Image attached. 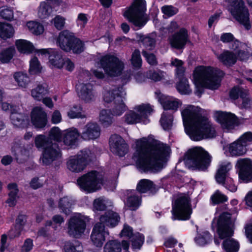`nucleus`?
<instances>
[{"mask_svg": "<svg viewBox=\"0 0 252 252\" xmlns=\"http://www.w3.org/2000/svg\"><path fill=\"white\" fill-rule=\"evenodd\" d=\"M136 145L134 157L137 158L138 168L145 172L156 173L163 168L169 154L168 146L158 141L145 138L137 140Z\"/></svg>", "mask_w": 252, "mask_h": 252, "instance_id": "f257e3e1", "label": "nucleus"}, {"mask_svg": "<svg viewBox=\"0 0 252 252\" xmlns=\"http://www.w3.org/2000/svg\"><path fill=\"white\" fill-rule=\"evenodd\" d=\"M184 124L191 139L199 141L216 136V129L207 118L202 116L198 108L189 106L182 112Z\"/></svg>", "mask_w": 252, "mask_h": 252, "instance_id": "f03ea898", "label": "nucleus"}, {"mask_svg": "<svg viewBox=\"0 0 252 252\" xmlns=\"http://www.w3.org/2000/svg\"><path fill=\"white\" fill-rule=\"evenodd\" d=\"M63 135V131L54 126L49 131L48 137L41 134L35 138V146L43 150L40 159L43 165H50L61 161L62 153L57 142L62 141Z\"/></svg>", "mask_w": 252, "mask_h": 252, "instance_id": "7ed1b4c3", "label": "nucleus"}, {"mask_svg": "<svg viewBox=\"0 0 252 252\" xmlns=\"http://www.w3.org/2000/svg\"><path fill=\"white\" fill-rule=\"evenodd\" d=\"M193 79L197 87H204L211 90L218 89L223 71L211 66H200L193 72Z\"/></svg>", "mask_w": 252, "mask_h": 252, "instance_id": "20e7f679", "label": "nucleus"}, {"mask_svg": "<svg viewBox=\"0 0 252 252\" xmlns=\"http://www.w3.org/2000/svg\"><path fill=\"white\" fill-rule=\"evenodd\" d=\"M211 157L201 147H194L188 150L185 155L184 162L189 168L204 171L209 166Z\"/></svg>", "mask_w": 252, "mask_h": 252, "instance_id": "39448f33", "label": "nucleus"}, {"mask_svg": "<svg viewBox=\"0 0 252 252\" xmlns=\"http://www.w3.org/2000/svg\"><path fill=\"white\" fill-rule=\"evenodd\" d=\"M145 1L142 0H135L131 6L126 10L123 15L134 26L141 28L148 21L145 14Z\"/></svg>", "mask_w": 252, "mask_h": 252, "instance_id": "423d86ee", "label": "nucleus"}, {"mask_svg": "<svg viewBox=\"0 0 252 252\" xmlns=\"http://www.w3.org/2000/svg\"><path fill=\"white\" fill-rule=\"evenodd\" d=\"M57 43L61 49L66 52L72 51L74 53L80 54L85 49L83 42L67 30L59 33Z\"/></svg>", "mask_w": 252, "mask_h": 252, "instance_id": "0eeeda50", "label": "nucleus"}, {"mask_svg": "<svg viewBox=\"0 0 252 252\" xmlns=\"http://www.w3.org/2000/svg\"><path fill=\"white\" fill-rule=\"evenodd\" d=\"M228 10L234 18L247 30L251 28L248 8L243 0H228Z\"/></svg>", "mask_w": 252, "mask_h": 252, "instance_id": "6e6552de", "label": "nucleus"}, {"mask_svg": "<svg viewBox=\"0 0 252 252\" xmlns=\"http://www.w3.org/2000/svg\"><path fill=\"white\" fill-rule=\"evenodd\" d=\"M172 219L173 220H188L192 213V208L189 198L185 195L178 196L172 202Z\"/></svg>", "mask_w": 252, "mask_h": 252, "instance_id": "1a4fd4ad", "label": "nucleus"}, {"mask_svg": "<svg viewBox=\"0 0 252 252\" xmlns=\"http://www.w3.org/2000/svg\"><path fill=\"white\" fill-rule=\"evenodd\" d=\"M80 188L88 192L95 191L100 188L103 183V176L98 172L92 171L77 179Z\"/></svg>", "mask_w": 252, "mask_h": 252, "instance_id": "9d476101", "label": "nucleus"}, {"mask_svg": "<svg viewBox=\"0 0 252 252\" xmlns=\"http://www.w3.org/2000/svg\"><path fill=\"white\" fill-rule=\"evenodd\" d=\"M98 63L105 73L110 77H117L121 75L125 66L123 62L113 55L102 57Z\"/></svg>", "mask_w": 252, "mask_h": 252, "instance_id": "9b49d317", "label": "nucleus"}, {"mask_svg": "<svg viewBox=\"0 0 252 252\" xmlns=\"http://www.w3.org/2000/svg\"><path fill=\"white\" fill-rule=\"evenodd\" d=\"M88 221L87 217L81 214L72 217L67 223V234L74 238H80L85 231Z\"/></svg>", "mask_w": 252, "mask_h": 252, "instance_id": "f8f14e48", "label": "nucleus"}, {"mask_svg": "<svg viewBox=\"0 0 252 252\" xmlns=\"http://www.w3.org/2000/svg\"><path fill=\"white\" fill-rule=\"evenodd\" d=\"M92 155L90 150H85L77 155L71 157L67 162V168L73 172L82 171L91 161Z\"/></svg>", "mask_w": 252, "mask_h": 252, "instance_id": "ddd939ff", "label": "nucleus"}, {"mask_svg": "<svg viewBox=\"0 0 252 252\" xmlns=\"http://www.w3.org/2000/svg\"><path fill=\"white\" fill-rule=\"evenodd\" d=\"M230 216L227 212H224L220 216L218 221V232L221 239L231 237L233 234Z\"/></svg>", "mask_w": 252, "mask_h": 252, "instance_id": "4468645a", "label": "nucleus"}, {"mask_svg": "<svg viewBox=\"0 0 252 252\" xmlns=\"http://www.w3.org/2000/svg\"><path fill=\"white\" fill-rule=\"evenodd\" d=\"M76 90L79 98L85 102H90L95 99L96 93L91 83H79L76 85Z\"/></svg>", "mask_w": 252, "mask_h": 252, "instance_id": "2eb2a0df", "label": "nucleus"}, {"mask_svg": "<svg viewBox=\"0 0 252 252\" xmlns=\"http://www.w3.org/2000/svg\"><path fill=\"white\" fill-rule=\"evenodd\" d=\"M236 166L238 169L240 179L248 182L252 179V162L248 158H240Z\"/></svg>", "mask_w": 252, "mask_h": 252, "instance_id": "dca6fc26", "label": "nucleus"}, {"mask_svg": "<svg viewBox=\"0 0 252 252\" xmlns=\"http://www.w3.org/2000/svg\"><path fill=\"white\" fill-rule=\"evenodd\" d=\"M109 145L111 151L120 157H123L127 152V146L119 135L113 134L110 137Z\"/></svg>", "mask_w": 252, "mask_h": 252, "instance_id": "f3484780", "label": "nucleus"}, {"mask_svg": "<svg viewBox=\"0 0 252 252\" xmlns=\"http://www.w3.org/2000/svg\"><path fill=\"white\" fill-rule=\"evenodd\" d=\"M106 235H108V232L105 231L104 224L97 222L93 228L91 239L94 245L101 247L105 240Z\"/></svg>", "mask_w": 252, "mask_h": 252, "instance_id": "a211bd4d", "label": "nucleus"}, {"mask_svg": "<svg viewBox=\"0 0 252 252\" xmlns=\"http://www.w3.org/2000/svg\"><path fill=\"white\" fill-rule=\"evenodd\" d=\"M31 122L36 128H42L48 122L47 113L40 107H35L32 110L31 114Z\"/></svg>", "mask_w": 252, "mask_h": 252, "instance_id": "6ab92c4d", "label": "nucleus"}, {"mask_svg": "<svg viewBox=\"0 0 252 252\" xmlns=\"http://www.w3.org/2000/svg\"><path fill=\"white\" fill-rule=\"evenodd\" d=\"M100 133L99 126L96 123L90 122L84 126L80 136L85 140H94L100 136Z\"/></svg>", "mask_w": 252, "mask_h": 252, "instance_id": "aec40b11", "label": "nucleus"}, {"mask_svg": "<svg viewBox=\"0 0 252 252\" xmlns=\"http://www.w3.org/2000/svg\"><path fill=\"white\" fill-rule=\"evenodd\" d=\"M172 47L176 49H183L189 40L188 31L184 28L173 34L169 39Z\"/></svg>", "mask_w": 252, "mask_h": 252, "instance_id": "412c9836", "label": "nucleus"}, {"mask_svg": "<svg viewBox=\"0 0 252 252\" xmlns=\"http://www.w3.org/2000/svg\"><path fill=\"white\" fill-rule=\"evenodd\" d=\"M217 120L223 128L227 129H233L235 126L239 124L237 117L230 113L219 112Z\"/></svg>", "mask_w": 252, "mask_h": 252, "instance_id": "4be33fe9", "label": "nucleus"}, {"mask_svg": "<svg viewBox=\"0 0 252 252\" xmlns=\"http://www.w3.org/2000/svg\"><path fill=\"white\" fill-rule=\"evenodd\" d=\"M231 48L236 51L237 59L241 61H246L252 55L251 47L247 44L238 40L234 41L232 43Z\"/></svg>", "mask_w": 252, "mask_h": 252, "instance_id": "5701e85b", "label": "nucleus"}, {"mask_svg": "<svg viewBox=\"0 0 252 252\" xmlns=\"http://www.w3.org/2000/svg\"><path fill=\"white\" fill-rule=\"evenodd\" d=\"M126 93L122 87H115L105 91L103 94V100L105 102L109 103L116 102V99L124 98Z\"/></svg>", "mask_w": 252, "mask_h": 252, "instance_id": "b1692460", "label": "nucleus"}, {"mask_svg": "<svg viewBox=\"0 0 252 252\" xmlns=\"http://www.w3.org/2000/svg\"><path fill=\"white\" fill-rule=\"evenodd\" d=\"M158 101L164 110L176 111L181 105L178 99L163 94L159 96Z\"/></svg>", "mask_w": 252, "mask_h": 252, "instance_id": "393cba45", "label": "nucleus"}, {"mask_svg": "<svg viewBox=\"0 0 252 252\" xmlns=\"http://www.w3.org/2000/svg\"><path fill=\"white\" fill-rule=\"evenodd\" d=\"M120 220L118 214L112 211H108L100 217V222L110 227L116 226Z\"/></svg>", "mask_w": 252, "mask_h": 252, "instance_id": "a878e982", "label": "nucleus"}, {"mask_svg": "<svg viewBox=\"0 0 252 252\" xmlns=\"http://www.w3.org/2000/svg\"><path fill=\"white\" fill-rule=\"evenodd\" d=\"M80 133L75 128H71L63 131V142L67 146L75 144Z\"/></svg>", "mask_w": 252, "mask_h": 252, "instance_id": "bb28decb", "label": "nucleus"}, {"mask_svg": "<svg viewBox=\"0 0 252 252\" xmlns=\"http://www.w3.org/2000/svg\"><path fill=\"white\" fill-rule=\"evenodd\" d=\"M219 61L225 66H231L237 61V57L234 53L230 51H224L218 56Z\"/></svg>", "mask_w": 252, "mask_h": 252, "instance_id": "cd10ccee", "label": "nucleus"}, {"mask_svg": "<svg viewBox=\"0 0 252 252\" xmlns=\"http://www.w3.org/2000/svg\"><path fill=\"white\" fill-rule=\"evenodd\" d=\"M10 119L13 125L20 128H24L29 124L28 117L22 113H12Z\"/></svg>", "mask_w": 252, "mask_h": 252, "instance_id": "c85d7f7f", "label": "nucleus"}, {"mask_svg": "<svg viewBox=\"0 0 252 252\" xmlns=\"http://www.w3.org/2000/svg\"><path fill=\"white\" fill-rule=\"evenodd\" d=\"M228 151L232 156H241L246 153L247 149L237 139L229 144Z\"/></svg>", "mask_w": 252, "mask_h": 252, "instance_id": "c756f323", "label": "nucleus"}, {"mask_svg": "<svg viewBox=\"0 0 252 252\" xmlns=\"http://www.w3.org/2000/svg\"><path fill=\"white\" fill-rule=\"evenodd\" d=\"M27 221V217L26 215L20 214L18 215L16 220V230L17 232L15 233L14 230H10L9 232V236L11 238H15L18 237L23 229V226L25 225Z\"/></svg>", "mask_w": 252, "mask_h": 252, "instance_id": "7c9ffc66", "label": "nucleus"}, {"mask_svg": "<svg viewBox=\"0 0 252 252\" xmlns=\"http://www.w3.org/2000/svg\"><path fill=\"white\" fill-rule=\"evenodd\" d=\"M134 110L137 112L142 122H144L153 111L152 107L149 104L137 105L134 107Z\"/></svg>", "mask_w": 252, "mask_h": 252, "instance_id": "2f4dec72", "label": "nucleus"}, {"mask_svg": "<svg viewBox=\"0 0 252 252\" xmlns=\"http://www.w3.org/2000/svg\"><path fill=\"white\" fill-rule=\"evenodd\" d=\"M8 189L9 190L8 193L9 197L6 202L9 207H14L16 205L18 198L17 195L18 192L17 186L15 183L10 184L8 185Z\"/></svg>", "mask_w": 252, "mask_h": 252, "instance_id": "473e14b6", "label": "nucleus"}, {"mask_svg": "<svg viewBox=\"0 0 252 252\" xmlns=\"http://www.w3.org/2000/svg\"><path fill=\"white\" fill-rule=\"evenodd\" d=\"M15 31L12 25L8 23L0 22V37L7 39L13 36Z\"/></svg>", "mask_w": 252, "mask_h": 252, "instance_id": "72a5a7b5", "label": "nucleus"}, {"mask_svg": "<svg viewBox=\"0 0 252 252\" xmlns=\"http://www.w3.org/2000/svg\"><path fill=\"white\" fill-rule=\"evenodd\" d=\"M110 110L103 109L100 111L99 121L105 127H108L113 123L114 119Z\"/></svg>", "mask_w": 252, "mask_h": 252, "instance_id": "f704fd0d", "label": "nucleus"}, {"mask_svg": "<svg viewBox=\"0 0 252 252\" xmlns=\"http://www.w3.org/2000/svg\"><path fill=\"white\" fill-rule=\"evenodd\" d=\"M231 168V165L229 162L222 164L220 166L216 175V179L218 183L220 184H223L224 183L226 174Z\"/></svg>", "mask_w": 252, "mask_h": 252, "instance_id": "c9c22d12", "label": "nucleus"}, {"mask_svg": "<svg viewBox=\"0 0 252 252\" xmlns=\"http://www.w3.org/2000/svg\"><path fill=\"white\" fill-rule=\"evenodd\" d=\"M123 98L116 99V102L113 103V106L110 110L113 116H121L127 109V107L124 103Z\"/></svg>", "mask_w": 252, "mask_h": 252, "instance_id": "e433bc0d", "label": "nucleus"}, {"mask_svg": "<svg viewBox=\"0 0 252 252\" xmlns=\"http://www.w3.org/2000/svg\"><path fill=\"white\" fill-rule=\"evenodd\" d=\"M15 44L18 50L22 53H30L33 49L32 44L26 40H17L16 41Z\"/></svg>", "mask_w": 252, "mask_h": 252, "instance_id": "4c0bfd02", "label": "nucleus"}, {"mask_svg": "<svg viewBox=\"0 0 252 252\" xmlns=\"http://www.w3.org/2000/svg\"><path fill=\"white\" fill-rule=\"evenodd\" d=\"M65 252H82L83 247L81 243L77 240L66 241L64 243Z\"/></svg>", "mask_w": 252, "mask_h": 252, "instance_id": "58836bf2", "label": "nucleus"}, {"mask_svg": "<svg viewBox=\"0 0 252 252\" xmlns=\"http://www.w3.org/2000/svg\"><path fill=\"white\" fill-rule=\"evenodd\" d=\"M48 93V89L46 85H38L35 88L31 91L32 96L37 100H41L43 96Z\"/></svg>", "mask_w": 252, "mask_h": 252, "instance_id": "ea45409f", "label": "nucleus"}, {"mask_svg": "<svg viewBox=\"0 0 252 252\" xmlns=\"http://www.w3.org/2000/svg\"><path fill=\"white\" fill-rule=\"evenodd\" d=\"M180 81L176 85V88L178 92L183 94H189L191 92L188 81L187 78L184 77H178Z\"/></svg>", "mask_w": 252, "mask_h": 252, "instance_id": "a19ab883", "label": "nucleus"}, {"mask_svg": "<svg viewBox=\"0 0 252 252\" xmlns=\"http://www.w3.org/2000/svg\"><path fill=\"white\" fill-rule=\"evenodd\" d=\"M53 11L52 7L47 2H41L39 7L38 15L41 19H45L48 17Z\"/></svg>", "mask_w": 252, "mask_h": 252, "instance_id": "79ce46f5", "label": "nucleus"}, {"mask_svg": "<svg viewBox=\"0 0 252 252\" xmlns=\"http://www.w3.org/2000/svg\"><path fill=\"white\" fill-rule=\"evenodd\" d=\"M155 189L154 185L151 181L148 179H142L138 183L137 190L140 193H145Z\"/></svg>", "mask_w": 252, "mask_h": 252, "instance_id": "37998d69", "label": "nucleus"}, {"mask_svg": "<svg viewBox=\"0 0 252 252\" xmlns=\"http://www.w3.org/2000/svg\"><path fill=\"white\" fill-rule=\"evenodd\" d=\"M27 26L29 31L35 35H40L44 31L43 26L40 23L34 21L28 22L27 23Z\"/></svg>", "mask_w": 252, "mask_h": 252, "instance_id": "c03bdc74", "label": "nucleus"}, {"mask_svg": "<svg viewBox=\"0 0 252 252\" xmlns=\"http://www.w3.org/2000/svg\"><path fill=\"white\" fill-rule=\"evenodd\" d=\"M73 204L72 201L67 197L61 198L59 204V207L62 212L66 215L70 214L71 208Z\"/></svg>", "mask_w": 252, "mask_h": 252, "instance_id": "a18cd8bd", "label": "nucleus"}, {"mask_svg": "<svg viewBox=\"0 0 252 252\" xmlns=\"http://www.w3.org/2000/svg\"><path fill=\"white\" fill-rule=\"evenodd\" d=\"M50 63L54 66L61 68L63 67V63L64 59H63L61 55L56 51H53L49 56Z\"/></svg>", "mask_w": 252, "mask_h": 252, "instance_id": "49530a36", "label": "nucleus"}, {"mask_svg": "<svg viewBox=\"0 0 252 252\" xmlns=\"http://www.w3.org/2000/svg\"><path fill=\"white\" fill-rule=\"evenodd\" d=\"M121 243L116 240L107 242L104 247V252H121Z\"/></svg>", "mask_w": 252, "mask_h": 252, "instance_id": "de8ad7c7", "label": "nucleus"}, {"mask_svg": "<svg viewBox=\"0 0 252 252\" xmlns=\"http://www.w3.org/2000/svg\"><path fill=\"white\" fill-rule=\"evenodd\" d=\"M223 246L226 252H237L239 248L238 243L232 239L224 241Z\"/></svg>", "mask_w": 252, "mask_h": 252, "instance_id": "09e8293b", "label": "nucleus"}, {"mask_svg": "<svg viewBox=\"0 0 252 252\" xmlns=\"http://www.w3.org/2000/svg\"><path fill=\"white\" fill-rule=\"evenodd\" d=\"M140 203L141 200L138 196L135 195L130 196L127 198L126 206L132 211H135L140 206Z\"/></svg>", "mask_w": 252, "mask_h": 252, "instance_id": "8fccbe9b", "label": "nucleus"}, {"mask_svg": "<svg viewBox=\"0 0 252 252\" xmlns=\"http://www.w3.org/2000/svg\"><path fill=\"white\" fill-rule=\"evenodd\" d=\"M14 48L11 47L0 53V60L2 63H8L13 58L15 53Z\"/></svg>", "mask_w": 252, "mask_h": 252, "instance_id": "3c124183", "label": "nucleus"}, {"mask_svg": "<svg viewBox=\"0 0 252 252\" xmlns=\"http://www.w3.org/2000/svg\"><path fill=\"white\" fill-rule=\"evenodd\" d=\"M14 77L18 85L22 87H26L30 82L28 75L23 72H16L14 74Z\"/></svg>", "mask_w": 252, "mask_h": 252, "instance_id": "603ef678", "label": "nucleus"}, {"mask_svg": "<svg viewBox=\"0 0 252 252\" xmlns=\"http://www.w3.org/2000/svg\"><path fill=\"white\" fill-rule=\"evenodd\" d=\"M125 121L128 124H134L142 122L140 117L137 112L133 111H130L125 116Z\"/></svg>", "mask_w": 252, "mask_h": 252, "instance_id": "864d4df0", "label": "nucleus"}, {"mask_svg": "<svg viewBox=\"0 0 252 252\" xmlns=\"http://www.w3.org/2000/svg\"><path fill=\"white\" fill-rule=\"evenodd\" d=\"M139 41L142 43L146 50H152L155 46V39L150 36H141Z\"/></svg>", "mask_w": 252, "mask_h": 252, "instance_id": "5fc2aeb1", "label": "nucleus"}, {"mask_svg": "<svg viewBox=\"0 0 252 252\" xmlns=\"http://www.w3.org/2000/svg\"><path fill=\"white\" fill-rule=\"evenodd\" d=\"M67 115L71 119L85 117L82 114V107L80 105H74L68 112Z\"/></svg>", "mask_w": 252, "mask_h": 252, "instance_id": "6e6d98bb", "label": "nucleus"}, {"mask_svg": "<svg viewBox=\"0 0 252 252\" xmlns=\"http://www.w3.org/2000/svg\"><path fill=\"white\" fill-rule=\"evenodd\" d=\"M184 63L182 61L177 59H172L171 65L176 67V74L178 77L184 76L185 71V68L183 66Z\"/></svg>", "mask_w": 252, "mask_h": 252, "instance_id": "4d7b16f0", "label": "nucleus"}, {"mask_svg": "<svg viewBox=\"0 0 252 252\" xmlns=\"http://www.w3.org/2000/svg\"><path fill=\"white\" fill-rule=\"evenodd\" d=\"M65 18L61 15H56L52 19L51 22L58 30H61L64 27Z\"/></svg>", "mask_w": 252, "mask_h": 252, "instance_id": "13d9d810", "label": "nucleus"}, {"mask_svg": "<svg viewBox=\"0 0 252 252\" xmlns=\"http://www.w3.org/2000/svg\"><path fill=\"white\" fill-rule=\"evenodd\" d=\"M173 116L172 115L167 116L165 113L162 115L160 123L165 130L170 129L172 126Z\"/></svg>", "mask_w": 252, "mask_h": 252, "instance_id": "bf43d9fd", "label": "nucleus"}, {"mask_svg": "<svg viewBox=\"0 0 252 252\" xmlns=\"http://www.w3.org/2000/svg\"><path fill=\"white\" fill-rule=\"evenodd\" d=\"M131 63L132 65L136 68H139L142 64V59L140 52L138 49H135L132 54Z\"/></svg>", "mask_w": 252, "mask_h": 252, "instance_id": "052dcab7", "label": "nucleus"}, {"mask_svg": "<svg viewBox=\"0 0 252 252\" xmlns=\"http://www.w3.org/2000/svg\"><path fill=\"white\" fill-rule=\"evenodd\" d=\"M144 241V237L143 235L137 233L132 237V246L134 249H139L142 245Z\"/></svg>", "mask_w": 252, "mask_h": 252, "instance_id": "680f3d73", "label": "nucleus"}, {"mask_svg": "<svg viewBox=\"0 0 252 252\" xmlns=\"http://www.w3.org/2000/svg\"><path fill=\"white\" fill-rule=\"evenodd\" d=\"M211 199L213 204H219L227 201V196L219 190H217L212 195Z\"/></svg>", "mask_w": 252, "mask_h": 252, "instance_id": "e2e57ef3", "label": "nucleus"}, {"mask_svg": "<svg viewBox=\"0 0 252 252\" xmlns=\"http://www.w3.org/2000/svg\"><path fill=\"white\" fill-rule=\"evenodd\" d=\"M0 16L4 19L10 21L13 18V11L10 8L1 7H0Z\"/></svg>", "mask_w": 252, "mask_h": 252, "instance_id": "0e129e2a", "label": "nucleus"}, {"mask_svg": "<svg viewBox=\"0 0 252 252\" xmlns=\"http://www.w3.org/2000/svg\"><path fill=\"white\" fill-rule=\"evenodd\" d=\"M240 141L246 148L252 143V132L248 131L242 134L238 139Z\"/></svg>", "mask_w": 252, "mask_h": 252, "instance_id": "69168bd1", "label": "nucleus"}, {"mask_svg": "<svg viewBox=\"0 0 252 252\" xmlns=\"http://www.w3.org/2000/svg\"><path fill=\"white\" fill-rule=\"evenodd\" d=\"M210 240V234L208 232H204L202 234H199L195 238L197 244L200 246L205 245Z\"/></svg>", "mask_w": 252, "mask_h": 252, "instance_id": "338daca9", "label": "nucleus"}, {"mask_svg": "<svg viewBox=\"0 0 252 252\" xmlns=\"http://www.w3.org/2000/svg\"><path fill=\"white\" fill-rule=\"evenodd\" d=\"M249 92L247 90L245 92H242L240 94V97L242 99V106L245 108H250L252 106V100L248 96Z\"/></svg>", "mask_w": 252, "mask_h": 252, "instance_id": "774afa93", "label": "nucleus"}]
</instances>
